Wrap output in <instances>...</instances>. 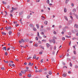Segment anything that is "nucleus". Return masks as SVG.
I'll list each match as a JSON object with an SVG mask.
<instances>
[{
	"instance_id": "42",
	"label": "nucleus",
	"mask_w": 78,
	"mask_h": 78,
	"mask_svg": "<svg viewBox=\"0 0 78 78\" xmlns=\"http://www.w3.org/2000/svg\"><path fill=\"white\" fill-rule=\"evenodd\" d=\"M19 42L20 44H22V41H21V40H20L19 41Z\"/></svg>"
},
{
	"instance_id": "43",
	"label": "nucleus",
	"mask_w": 78,
	"mask_h": 78,
	"mask_svg": "<svg viewBox=\"0 0 78 78\" xmlns=\"http://www.w3.org/2000/svg\"><path fill=\"white\" fill-rule=\"evenodd\" d=\"M31 64V62H29V63L28 64V66H30Z\"/></svg>"
},
{
	"instance_id": "63",
	"label": "nucleus",
	"mask_w": 78,
	"mask_h": 78,
	"mask_svg": "<svg viewBox=\"0 0 78 78\" xmlns=\"http://www.w3.org/2000/svg\"><path fill=\"white\" fill-rule=\"evenodd\" d=\"M7 8L8 9H9V8H10L9 6V5L7 7Z\"/></svg>"
},
{
	"instance_id": "55",
	"label": "nucleus",
	"mask_w": 78,
	"mask_h": 78,
	"mask_svg": "<svg viewBox=\"0 0 78 78\" xmlns=\"http://www.w3.org/2000/svg\"><path fill=\"white\" fill-rule=\"evenodd\" d=\"M39 54H40V55H42V52H39Z\"/></svg>"
},
{
	"instance_id": "26",
	"label": "nucleus",
	"mask_w": 78,
	"mask_h": 78,
	"mask_svg": "<svg viewBox=\"0 0 78 78\" xmlns=\"http://www.w3.org/2000/svg\"><path fill=\"white\" fill-rule=\"evenodd\" d=\"M47 3L48 4H49V3H50V1H49V0H47Z\"/></svg>"
},
{
	"instance_id": "7",
	"label": "nucleus",
	"mask_w": 78,
	"mask_h": 78,
	"mask_svg": "<svg viewBox=\"0 0 78 78\" xmlns=\"http://www.w3.org/2000/svg\"><path fill=\"white\" fill-rule=\"evenodd\" d=\"M63 76H64V77H65V76H67V74L66 73H64L62 74Z\"/></svg>"
},
{
	"instance_id": "5",
	"label": "nucleus",
	"mask_w": 78,
	"mask_h": 78,
	"mask_svg": "<svg viewBox=\"0 0 78 78\" xmlns=\"http://www.w3.org/2000/svg\"><path fill=\"white\" fill-rule=\"evenodd\" d=\"M64 18L65 19L67 20V21H68V18H67V17L66 16H64Z\"/></svg>"
},
{
	"instance_id": "29",
	"label": "nucleus",
	"mask_w": 78,
	"mask_h": 78,
	"mask_svg": "<svg viewBox=\"0 0 78 78\" xmlns=\"http://www.w3.org/2000/svg\"><path fill=\"white\" fill-rule=\"evenodd\" d=\"M73 53L74 55H76V51H73Z\"/></svg>"
},
{
	"instance_id": "10",
	"label": "nucleus",
	"mask_w": 78,
	"mask_h": 78,
	"mask_svg": "<svg viewBox=\"0 0 78 78\" xmlns=\"http://www.w3.org/2000/svg\"><path fill=\"white\" fill-rule=\"evenodd\" d=\"M52 42L53 44H55V39H52Z\"/></svg>"
},
{
	"instance_id": "13",
	"label": "nucleus",
	"mask_w": 78,
	"mask_h": 78,
	"mask_svg": "<svg viewBox=\"0 0 78 78\" xmlns=\"http://www.w3.org/2000/svg\"><path fill=\"white\" fill-rule=\"evenodd\" d=\"M6 47H4L3 48H2L3 50H4L5 51L7 49H6Z\"/></svg>"
},
{
	"instance_id": "27",
	"label": "nucleus",
	"mask_w": 78,
	"mask_h": 78,
	"mask_svg": "<svg viewBox=\"0 0 78 78\" xmlns=\"http://www.w3.org/2000/svg\"><path fill=\"white\" fill-rule=\"evenodd\" d=\"M30 17V15H29L27 16V19H28Z\"/></svg>"
},
{
	"instance_id": "34",
	"label": "nucleus",
	"mask_w": 78,
	"mask_h": 78,
	"mask_svg": "<svg viewBox=\"0 0 78 78\" xmlns=\"http://www.w3.org/2000/svg\"><path fill=\"white\" fill-rule=\"evenodd\" d=\"M34 46H35V47H38V45L37 44H35L34 45Z\"/></svg>"
},
{
	"instance_id": "4",
	"label": "nucleus",
	"mask_w": 78,
	"mask_h": 78,
	"mask_svg": "<svg viewBox=\"0 0 78 78\" xmlns=\"http://www.w3.org/2000/svg\"><path fill=\"white\" fill-rule=\"evenodd\" d=\"M49 75H51L52 74V72H51V71H49L48 73Z\"/></svg>"
},
{
	"instance_id": "18",
	"label": "nucleus",
	"mask_w": 78,
	"mask_h": 78,
	"mask_svg": "<svg viewBox=\"0 0 78 78\" xmlns=\"http://www.w3.org/2000/svg\"><path fill=\"white\" fill-rule=\"evenodd\" d=\"M36 26L37 27V29H39V25L38 24H36Z\"/></svg>"
},
{
	"instance_id": "52",
	"label": "nucleus",
	"mask_w": 78,
	"mask_h": 78,
	"mask_svg": "<svg viewBox=\"0 0 78 78\" xmlns=\"http://www.w3.org/2000/svg\"><path fill=\"white\" fill-rule=\"evenodd\" d=\"M54 34H56V32L55 31H54Z\"/></svg>"
},
{
	"instance_id": "14",
	"label": "nucleus",
	"mask_w": 78,
	"mask_h": 78,
	"mask_svg": "<svg viewBox=\"0 0 78 78\" xmlns=\"http://www.w3.org/2000/svg\"><path fill=\"white\" fill-rule=\"evenodd\" d=\"M9 35H11V33H12V31H10L9 32Z\"/></svg>"
},
{
	"instance_id": "56",
	"label": "nucleus",
	"mask_w": 78,
	"mask_h": 78,
	"mask_svg": "<svg viewBox=\"0 0 78 78\" xmlns=\"http://www.w3.org/2000/svg\"><path fill=\"white\" fill-rule=\"evenodd\" d=\"M73 48H74V49L75 50H76V48H75V46H73Z\"/></svg>"
},
{
	"instance_id": "57",
	"label": "nucleus",
	"mask_w": 78,
	"mask_h": 78,
	"mask_svg": "<svg viewBox=\"0 0 78 78\" xmlns=\"http://www.w3.org/2000/svg\"><path fill=\"white\" fill-rule=\"evenodd\" d=\"M9 65L10 67H11V66H12V65L11 64V63L9 64Z\"/></svg>"
},
{
	"instance_id": "35",
	"label": "nucleus",
	"mask_w": 78,
	"mask_h": 78,
	"mask_svg": "<svg viewBox=\"0 0 78 78\" xmlns=\"http://www.w3.org/2000/svg\"><path fill=\"white\" fill-rule=\"evenodd\" d=\"M21 41L22 42H25V41L23 40V39H22L21 40Z\"/></svg>"
},
{
	"instance_id": "47",
	"label": "nucleus",
	"mask_w": 78,
	"mask_h": 78,
	"mask_svg": "<svg viewBox=\"0 0 78 78\" xmlns=\"http://www.w3.org/2000/svg\"><path fill=\"white\" fill-rule=\"evenodd\" d=\"M49 42L50 43H51V42H52V41H51V40H49Z\"/></svg>"
},
{
	"instance_id": "44",
	"label": "nucleus",
	"mask_w": 78,
	"mask_h": 78,
	"mask_svg": "<svg viewBox=\"0 0 78 78\" xmlns=\"http://www.w3.org/2000/svg\"><path fill=\"white\" fill-rule=\"evenodd\" d=\"M62 40H63V41H65V38L64 37H62Z\"/></svg>"
},
{
	"instance_id": "21",
	"label": "nucleus",
	"mask_w": 78,
	"mask_h": 78,
	"mask_svg": "<svg viewBox=\"0 0 78 78\" xmlns=\"http://www.w3.org/2000/svg\"><path fill=\"white\" fill-rule=\"evenodd\" d=\"M40 48H41L43 49H44V47H43V46H42V45H40Z\"/></svg>"
},
{
	"instance_id": "32",
	"label": "nucleus",
	"mask_w": 78,
	"mask_h": 78,
	"mask_svg": "<svg viewBox=\"0 0 78 78\" xmlns=\"http://www.w3.org/2000/svg\"><path fill=\"white\" fill-rule=\"evenodd\" d=\"M2 3H3V4H6V2L4 1H2Z\"/></svg>"
},
{
	"instance_id": "45",
	"label": "nucleus",
	"mask_w": 78,
	"mask_h": 78,
	"mask_svg": "<svg viewBox=\"0 0 78 78\" xmlns=\"http://www.w3.org/2000/svg\"><path fill=\"white\" fill-rule=\"evenodd\" d=\"M69 46L71 45V41H70L69 43Z\"/></svg>"
},
{
	"instance_id": "3",
	"label": "nucleus",
	"mask_w": 78,
	"mask_h": 78,
	"mask_svg": "<svg viewBox=\"0 0 78 78\" xmlns=\"http://www.w3.org/2000/svg\"><path fill=\"white\" fill-rule=\"evenodd\" d=\"M23 14V12H20L19 15V16H21L22 14Z\"/></svg>"
},
{
	"instance_id": "36",
	"label": "nucleus",
	"mask_w": 78,
	"mask_h": 78,
	"mask_svg": "<svg viewBox=\"0 0 78 78\" xmlns=\"http://www.w3.org/2000/svg\"><path fill=\"white\" fill-rule=\"evenodd\" d=\"M14 12V10H13L10 11V13H12V12Z\"/></svg>"
},
{
	"instance_id": "54",
	"label": "nucleus",
	"mask_w": 78,
	"mask_h": 78,
	"mask_svg": "<svg viewBox=\"0 0 78 78\" xmlns=\"http://www.w3.org/2000/svg\"><path fill=\"white\" fill-rule=\"evenodd\" d=\"M75 32H76L77 33H78V30H75Z\"/></svg>"
},
{
	"instance_id": "49",
	"label": "nucleus",
	"mask_w": 78,
	"mask_h": 78,
	"mask_svg": "<svg viewBox=\"0 0 78 78\" xmlns=\"http://www.w3.org/2000/svg\"><path fill=\"white\" fill-rule=\"evenodd\" d=\"M1 69H2V70H5V68H4V67L1 68Z\"/></svg>"
},
{
	"instance_id": "31",
	"label": "nucleus",
	"mask_w": 78,
	"mask_h": 78,
	"mask_svg": "<svg viewBox=\"0 0 78 78\" xmlns=\"http://www.w3.org/2000/svg\"><path fill=\"white\" fill-rule=\"evenodd\" d=\"M52 48H53V46H50V50H52Z\"/></svg>"
},
{
	"instance_id": "2",
	"label": "nucleus",
	"mask_w": 78,
	"mask_h": 78,
	"mask_svg": "<svg viewBox=\"0 0 78 78\" xmlns=\"http://www.w3.org/2000/svg\"><path fill=\"white\" fill-rule=\"evenodd\" d=\"M74 27L76 28H78V25L76 24H75Z\"/></svg>"
},
{
	"instance_id": "19",
	"label": "nucleus",
	"mask_w": 78,
	"mask_h": 78,
	"mask_svg": "<svg viewBox=\"0 0 78 78\" xmlns=\"http://www.w3.org/2000/svg\"><path fill=\"white\" fill-rule=\"evenodd\" d=\"M75 16H76V19H78V15L76 14H75Z\"/></svg>"
},
{
	"instance_id": "61",
	"label": "nucleus",
	"mask_w": 78,
	"mask_h": 78,
	"mask_svg": "<svg viewBox=\"0 0 78 78\" xmlns=\"http://www.w3.org/2000/svg\"><path fill=\"white\" fill-rule=\"evenodd\" d=\"M43 37L45 38H47V37L45 35H43Z\"/></svg>"
},
{
	"instance_id": "9",
	"label": "nucleus",
	"mask_w": 78,
	"mask_h": 78,
	"mask_svg": "<svg viewBox=\"0 0 78 78\" xmlns=\"http://www.w3.org/2000/svg\"><path fill=\"white\" fill-rule=\"evenodd\" d=\"M44 23L45 25H47V23H48V21H44Z\"/></svg>"
},
{
	"instance_id": "20",
	"label": "nucleus",
	"mask_w": 78,
	"mask_h": 78,
	"mask_svg": "<svg viewBox=\"0 0 78 78\" xmlns=\"http://www.w3.org/2000/svg\"><path fill=\"white\" fill-rule=\"evenodd\" d=\"M33 30L34 31H37L36 29L34 27L33 28Z\"/></svg>"
},
{
	"instance_id": "53",
	"label": "nucleus",
	"mask_w": 78,
	"mask_h": 78,
	"mask_svg": "<svg viewBox=\"0 0 78 78\" xmlns=\"http://www.w3.org/2000/svg\"><path fill=\"white\" fill-rule=\"evenodd\" d=\"M30 58H31V57H29L28 58H27V59H30Z\"/></svg>"
},
{
	"instance_id": "17",
	"label": "nucleus",
	"mask_w": 78,
	"mask_h": 78,
	"mask_svg": "<svg viewBox=\"0 0 78 78\" xmlns=\"http://www.w3.org/2000/svg\"><path fill=\"white\" fill-rule=\"evenodd\" d=\"M2 34H3V35H6V34L4 32H2Z\"/></svg>"
},
{
	"instance_id": "60",
	"label": "nucleus",
	"mask_w": 78,
	"mask_h": 78,
	"mask_svg": "<svg viewBox=\"0 0 78 78\" xmlns=\"http://www.w3.org/2000/svg\"><path fill=\"white\" fill-rule=\"evenodd\" d=\"M62 27V26H60L59 27V28L60 29Z\"/></svg>"
},
{
	"instance_id": "58",
	"label": "nucleus",
	"mask_w": 78,
	"mask_h": 78,
	"mask_svg": "<svg viewBox=\"0 0 78 78\" xmlns=\"http://www.w3.org/2000/svg\"><path fill=\"white\" fill-rule=\"evenodd\" d=\"M10 50V48H8L7 50V51H8V50Z\"/></svg>"
},
{
	"instance_id": "23",
	"label": "nucleus",
	"mask_w": 78,
	"mask_h": 78,
	"mask_svg": "<svg viewBox=\"0 0 78 78\" xmlns=\"http://www.w3.org/2000/svg\"><path fill=\"white\" fill-rule=\"evenodd\" d=\"M21 73H23V74H24V73H25V72L24 71H21Z\"/></svg>"
},
{
	"instance_id": "39",
	"label": "nucleus",
	"mask_w": 78,
	"mask_h": 78,
	"mask_svg": "<svg viewBox=\"0 0 78 78\" xmlns=\"http://www.w3.org/2000/svg\"><path fill=\"white\" fill-rule=\"evenodd\" d=\"M40 62H41V63H42V62H43V59H41V60L40 61Z\"/></svg>"
},
{
	"instance_id": "33",
	"label": "nucleus",
	"mask_w": 78,
	"mask_h": 78,
	"mask_svg": "<svg viewBox=\"0 0 78 78\" xmlns=\"http://www.w3.org/2000/svg\"><path fill=\"white\" fill-rule=\"evenodd\" d=\"M35 39H36V41H38V37H36L35 38Z\"/></svg>"
},
{
	"instance_id": "37",
	"label": "nucleus",
	"mask_w": 78,
	"mask_h": 78,
	"mask_svg": "<svg viewBox=\"0 0 78 78\" xmlns=\"http://www.w3.org/2000/svg\"><path fill=\"white\" fill-rule=\"evenodd\" d=\"M42 42H46V40H43L42 41Z\"/></svg>"
},
{
	"instance_id": "22",
	"label": "nucleus",
	"mask_w": 78,
	"mask_h": 78,
	"mask_svg": "<svg viewBox=\"0 0 78 78\" xmlns=\"http://www.w3.org/2000/svg\"><path fill=\"white\" fill-rule=\"evenodd\" d=\"M29 77V78H30V77H31V75L30 74H29L27 75Z\"/></svg>"
},
{
	"instance_id": "48",
	"label": "nucleus",
	"mask_w": 78,
	"mask_h": 78,
	"mask_svg": "<svg viewBox=\"0 0 78 78\" xmlns=\"http://www.w3.org/2000/svg\"><path fill=\"white\" fill-rule=\"evenodd\" d=\"M20 33H19V32L18 33V36H20Z\"/></svg>"
},
{
	"instance_id": "59",
	"label": "nucleus",
	"mask_w": 78,
	"mask_h": 78,
	"mask_svg": "<svg viewBox=\"0 0 78 78\" xmlns=\"http://www.w3.org/2000/svg\"><path fill=\"white\" fill-rule=\"evenodd\" d=\"M56 46H54V50H56Z\"/></svg>"
},
{
	"instance_id": "24",
	"label": "nucleus",
	"mask_w": 78,
	"mask_h": 78,
	"mask_svg": "<svg viewBox=\"0 0 78 78\" xmlns=\"http://www.w3.org/2000/svg\"><path fill=\"white\" fill-rule=\"evenodd\" d=\"M72 58L73 59H76V57L75 56H73L72 57Z\"/></svg>"
},
{
	"instance_id": "46",
	"label": "nucleus",
	"mask_w": 78,
	"mask_h": 78,
	"mask_svg": "<svg viewBox=\"0 0 78 78\" xmlns=\"http://www.w3.org/2000/svg\"><path fill=\"white\" fill-rule=\"evenodd\" d=\"M5 13H6L5 16H6V15H7V12H6V11H5Z\"/></svg>"
},
{
	"instance_id": "50",
	"label": "nucleus",
	"mask_w": 78,
	"mask_h": 78,
	"mask_svg": "<svg viewBox=\"0 0 78 78\" xmlns=\"http://www.w3.org/2000/svg\"><path fill=\"white\" fill-rule=\"evenodd\" d=\"M66 56H67V57H68V56H69V54L68 53H67Z\"/></svg>"
},
{
	"instance_id": "11",
	"label": "nucleus",
	"mask_w": 78,
	"mask_h": 78,
	"mask_svg": "<svg viewBox=\"0 0 78 78\" xmlns=\"http://www.w3.org/2000/svg\"><path fill=\"white\" fill-rule=\"evenodd\" d=\"M41 17H42V18H41L42 20H44V19H45V17H44V16H41Z\"/></svg>"
},
{
	"instance_id": "28",
	"label": "nucleus",
	"mask_w": 78,
	"mask_h": 78,
	"mask_svg": "<svg viewBox=\"0 0 78 78\" xmlns=\"http://www.w3.org/2000/svg\"><path fill=\"white\" fill-rule=\"evenodd\" d=\"M5 54L6 56H7L8 55V52H5Z\"/></svg>"
},
{
	"instance_id": "64",
	"label": "nucleus",
	"mask_w": 78,
	"mask_h": 78,
	"mask_svg": "<svg viewBox=\"0 0 78 78\" xmlns=\"http://www.w3.org/2000/svg\"><path fill=\"white\" fill-rule=\"evenodd\" d=\"M39 44H41V42L39 41H38Z\"/></svg>"
},
{
	"instance_id": "51",
	"label": "nucleus",
	"mask_w": 78,
	"mask_h": 78,
	"mask_svg": "<svg viewBox=\"0 0 78 78\" xmlns=\"http://www.w3.org/2000/svg\"><path fill=\"white\" fill-rule=\"evenodd\" d=\"M37 36H39V32H37Z\"/></svg>"
},
{
	"instance_id": "30",
	"label": "nucleus",
	"mask_w": 78,
	"mask_h": 78,
	"mask_svg": "<svg viewBox=\"0 0 78 78\" xmlns=\"http://www.w3.org/2000/svg\"><path fill=\"white\" fill-rule=\"evenodd\" d=\"M69 0H66V4H67V2H69Z\"/></svg>"
},
{
	"instance_id": "15",
	"label": "nucleus",
	"mask_w": 78,
	"mask_h": 78,
	"mask_svg": "<svg viewBox=\"0 0 78 78\" xmlns=\"http://www.w3.org/2000/svg\"><path fill=\"white\" fill-rule=\"evenodd\" d=\"M70 17L71 19L73 21V17L72 16H70Z\"/></svg>"
},
{
	"instance_id": "6",
	"label": "nucleus",
	"mask_w": 78,
	"mask_h": 78,
	"mask_svg": "<svg viewBox=\"0 0 78 78\" xmlns=\"http://www.w3.org/2000/svg\"><path fill=\"white\" fill-rule=\"evenodd\" d=\"M46 45L47 46V48H48L50 47V44L48 43L46 44Z\"/></svg>"
},
{
	"instance_id": "1",
	"label": "nucleus",
	"mask_w": 78,
	"mask_h": 78,
	"mask_svg": "<svg viewBox=\"0 0 78 78\" xmlns=\"http://www.w3.org/2000/svg\"><path fill=\"white\" fill-rule=\"evenodd\" d=\"M5 28V30H7V31H8V30H11V27H6Z\"/></svg>"
},
{
	"instance_id": "12",
	"label": "nucleus",
	"mask_w": 78,
	"mask_h": 78,
	"mask_svg": "<svg viewBox=\"0 0 78 78\" xmlns=\"http://www.w3.org/2000/svg\"><path fill=\"white\" fill-rule=\"evenodd\" d=\"M64 12H67V9L66 8H65L64 9Z\"/></svg>"
},
{
	"instance_id": "25",
	"label": "nucleus",
	"mask_w": 78,
	"mask_h": 78,
	"mask_svg": "<svg viewBox=\"0 0 78 78\" xmlns=\"http://www.w3.org/2000/svg\"><path fill=\"white\" fill-rule=\"evenodd\" d=\"M30 27H33V25L32 24H30L29 25Z\"/></svg>"
},
{
	"instance_id": "62",
	"label": "nucleus",
	"mask_w": 78,
	"mask_h": 78,
	"mask_svg": "<svg viewBox=\"0 0 78 78\" xmlns=\"http://www.w3.org/2000/svg\"><path fill=\"white\" fill-rule=\"evenodd\" d=\"M71 6H74V5L73 4V3L71 4Z\"/></svg>"
},
{
	"instance_id": "40",
	"label": "nucleus",
	"mask_w": 78,
	"mask_h": 78,
	"mask_svg": "<svg viewBox=\"0 0 78 78\" xmlns=\"http://www.w3.org/2000/svg\"><path fill=\"white\" fill-rule=\"evenodd\" d=\"M19 75L20 76H22V73H19Z\"/></svg>"
},
{
	"instance_id": "38",
	"label": "nucleus",
	"mask_w": 78,
	"mask_h": 78,
	"mask_svg": "<svg viewBox=\"0 0 78 78\" xmlns=\"http://www.w3.org/2000/svg\"><path fill=\"white\" fill-rule=\"evenodd\" d=\"M69 65L71 67H72V64L71 63H70Z\"/></svg>"
},
{
	"instance_id": "16",
	"label": "nucleus",
	"mask_w": 78,
	"mask_h": 78,
	"mask_svg": "<svg viewBox=\"0 0 78 78\" xmlns=\"http://www.w3.org/2000/svg\"><path fill=\"white\" fill-rule=\"evenodd\" d=\"M36 55H34V56L33 57V59H36Z\"/></svg>"
},
{
	"instance_id": "41",
	"label": "nucleus",
	"mask_w": 78,
	"mask_h": 78,
	"mask_svg": "<svg viewBox=\"0 0 78 78\" xmlns=\"http://www.w3.org/2000/svg\"><path fill=\"white\" fill-rule=\"evenodd\" d=\"M73 40H75V39H76V38L73 37L72 38Z\"/></svg>"
},
{
	"instance_id": "8",
	"label": "nucleus",
	"mask_w": 78,
	"mask_h": 78,
	"mask_svg": "<svg viewBox=\"0 0 78 78\" xmlns=\"http://www.w3.org/2000/svg\"><path fill=\"white\" fill-rule=\"evenodd\" d=\"M76 9H74L73 10V12H76Z\"/></svg>"
}]
</instances>
